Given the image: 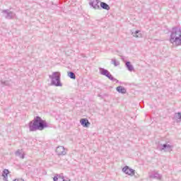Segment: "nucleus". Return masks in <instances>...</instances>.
<instances>
[{"label":"nucleus","instance_id":"1","mask_svg":"<svg viewBox=\"0 0 181 181\" xmlns=\"http://www.w3.org/2000/svg\"><path fill=\"white\" fill-rule=\"evenodd\" d=\"M28 127L30 132H35L36 131H43L45 128H49V124H47L46 120H43L42 117L37 116L29 122Z\"/></svg>","mask_w":181,"mask_h":181},{"label":"nucleus","instance_id":"2","mask_svg":"<svg viewBox=\"0 0 181 181\" xmlns=\"http://www.w3.org/2000/svg\"><path fill=\"white\" fill-rule=\"evenodd\" d=\"M170 43L175 46H181V30L177 27L172 28L170 35Z\"/></svg>","mask_w":181,"mask_h":181},{"label":"nucleus","instance_id":"3","mask_svg":"<svg viewBox=\"0 0 181 181\" xmlns=\"http://www.w3.org/2000/svg\"><path fill=\"white\" fill-rule=\"evenodd\" d=\"M60 77H62V74L59 71L53 72L52 75H49V78L52 79V86H55V87H62L63 83L60 81Z\"/></svg>","mask_w":181,"mask_h":181},{"label":"nucleus","instance_id":"4","mask_svg":"<svg viewBox=\"0 0 181 181\" xmlns=\"http://www.w3.org/2000/svg\"><path fill=\"white\" fill-rule=\"evenodd\" d=\"M157 149L160 151H163V152H172L173 149V146L168 143H165L164 144H158L157 146Z\"/></svg>","mask_w":181,"mask_h":181},{"label":"nucleus","instance_id":"5","mask_svg":"<svg viewBox=\"0 0 181 181\" xmlns=\"http://www.w3.org/2000/svg\"><path fill=\"white\" fill-rule=\"evenodd\" d=\"M100 73L102 74V76H105V77H107L109 80H111V81H116V83H118V80L108 71V70L103 69V68H100Z\"/></svg>","mask_w":181,"mask_h":181},{"label":"nucleus","instance_id":"6","mask_svg":"<svg viewBox=\"0 0 181 181\" xmlns=\"http://www.w3.org/2000/svg\"><path fill=\"white\" fill-rule=\"evenodd\" d=\"M2 13H4V18L8 20L13 19L16 16V13L9 9L3 10Z\"/></svg>","mask_w":181,"mask_h":181},{"label":"nucleus","instance_id":"7","mask_svg":"<svg viewBox=\"0 0 181 181\" xmlns=\"http://www.w3.org/2000/svg\"><path fill=\"white\" fill-rule=\"evenodd\" d=\"M122 172L126 175H129V176H134V175H135V170L130 168L128 165L122 168Z\"/></svg>","mask_w":181,"mask_h":181},{"label":"nucleus","instance_id":"8","mask_svg":"<svg viewBox=\"0 0 181 181\" xmlns=\"http://www.w3.org/2000/svg\"><path fill=\"white\" fill-rule=\"evenodd\" d=\"M100 3L101 1L99 0H90L89 5L93 8V9H101V7H100Z\"/></svg>","mask_w":181,"mask_h":181},{"label":"nucleus","instance_id":"9","mask_svg":"<svg viewBox=\"0 0 181 181\" xmlns=\"http://www.w3.org/2000/svg\"><path fill=\"white\" fill-rule=\"evenodd\" d=\"M56 153L59 156H64V155H66V148H64V147L62 146H58L56 149Z\"/></svg>","mask_w":181,"mask_h":181},{"label":"nucleus","instance_id":"10","mask_svg":"<svg viewBox=\"0 0 181 181\" xmlns=\"http://www.w3.org/2000/svg\"><path fill=\"white\" fill-rule=\"evenodd\" d=\"M149 177L151 179H156L157 180H162V175L158 172H153L150 175Z\"/></svg>","mask_w":181,"mask_h":181},{"label":"nucleus","instance_id":"11","mask_svg":"<svg viewBox=\"0 0 181 181\" xmlns=\"http://www.w3.org/2000/svg\"><path fill=\"white\" fill-rule=\"evenodd\" d=\"M81 125H83L84 128H88L90 122L88 119H81L80 120Z\"/></svg>","mask_w":181,"mask_h":181},{"label":"nucleus","instance_id":"12","mask_svg":"<svg viewBox=\"0 0 181 181\" xmlns=\"http://www.w3.org/2000/svg\"><path fill=\"white\" fill-rule=\"evenodd\" d=\"M54 181H64V176H63V174H57L54 178H53Z\"/></svg>","mask_w":181,"mask_h":181},{"label":"nucleus","instance_id":"13","mask_svg":"<svg viewBox=\"0 0 181 181\" xmlns=\"http://www.w3.org/2000/svg\"><path fill=\"white\" fill-rule=\"evenodd\" d=\"M116 90L117 93H120V94H127V89L123 86H117L116 88Z\"/></svg>","mask_w":181,"mask_h":181},{"label":"nucleus","instance_id":"14","mask_svg":"<svg viewBox=\"0 0 181 181\" xmlns=\"http://www.w3.org/2000/svg\"><path fill=\"white\" fill-rule=\"evenodd\" d=\"M100 9H105V11H110V5H108L107 3L105 2H100Z\"/></svg>","mask_w":181,"mask_h":181},{"label":"nucleus","instance_id":"15","mask_svg":"<svg viewBox=\"0 0 181 181\" xmlns=\"http://www.w3.org/2000/svg\"><path fill=\"white\" fill-rule=\"evenodd\" d=\"M132 36H134V37H136V38L142 37V33L139 30H137L135 32H132Z\"/></svg>","mask_w":181,"mask_h":181},{"label":"nucleus","instance_id":"16","mask_svg":"<svg viewBox=\"0 0 181 181\" xmlns=\"http://www.w3.org/2000/svg\"><path fill=\"white\" fill-rule=\"evenodd\" d=\"M125 66L129 71H134V66H132V64H131V62L127 61L125 62Z\"/></svg>","mask_w":181,"mask_h":181},{"label":"nucleus","instance_id":"17","mask_svg":"<svg viewBox=\"0 0 181 181\" xmlns=\"http://www.w3.org/2000/svg\"><path fill=\"white\" fill-rule=\"evenodd\" d=\"M174 119H175V121L177 122H180V121H181V113L180 112L175 113V115H174Z\"/></svg>","mask_w":181,"mask_h":181},{"label":"nucleus","instance_id":"18","mask_svg":"<svg viewBox=\"0 0 181 181\" xmlns=\"http://www.w3.org/2000/svg\"><path fill=\"white\" fill-rule=\"evenodd\" d=\"M15 155H16V156H19L20 158H21V159H23L25 158V155H23L21 153V150H17L15 152Z\"/></svg>","mask_w":181,"mask_h":181},{"label":"nucleus","instance_id":"19","mask_svg":"<svg viewBox=\"0 0 181 181\" xmlns=\"http://www.w3.org/2000/svg\"><path fill=\"white\" fill-rule=\"evenodd\" d=\"M68 76L72 79L76 80V74L73 71L68 72Z\"/></svg>","mask_w":181,"mask_h":181},{"label":"nucleus","instance_id":"20","mask_svg":"<svg viewBox=\"0 0 181 181\" xmlns=\"http://www.w3.org/2000/svg\"><path fill=\"white\" fill-rule=\"evenodd\" d=\"M8 175H9V170L8 169H4L3 170L2 176L3 177H8Z\"/></svg>","mask_w":181,"mask_h":181},{"label":"nucleus","instance_id":"21","mask_svg":"<svg viewBox=\"0 0 181 181\" xmlns=\"http://www.w3.org/2000/svg\"><path fill=\"white\" fill-rule=\"evenodd\" d=\"M112 64H114V66L115 67H117V66H119V62L117 61V59H112Z\"/></svg>","mask_w":181,"mask_h":181},{"label":"nucleus","instance_id":"22","mask_svg":"<svg viewBox=\"0 0 181 181\" xmlns=\"http://www.w3.org/2000/svg\"><path fill=\"white\" fill-rule=\"evenodd\" d=\"M1 84H3L4 86H9V82H8V81H2Z\"/></svg>","mask_w":181,"mask_h":181},{"label":"nucleus","instance_id":"23","mask_svg":"<svg viewBox=\"0 0 181 181\" xmlns=\"http://www.w3.org/2000/svg\"><path fill=\"white\" fill-rule=\"evenodd\" d=\"M133 176H134L135 177H139V175L138 174H135V172H134V175H133Z\"/></svg>","mask_w":181,"mask_h":181},{"label":"nucleus","instance_id":"24","mask_svg":"<svg viewBox=\"0 0 181 181\" xmlns=\"http://www.w3.org/2000/svg\"><path fill=\"white\" fill-rule=\"evenodd\" d=\"M4 181H8V177H4Z\"/></svg>","mask_w":181,"mask_h":181},{"label":"nucleus","instance_id":"25","mask_svg":"<svg viewBox=\"0 0 181 181\" xmlns=\"http://www.w3.org/2000/svg\"><path fill=\"white\" fill-rule=\"evenodd\" d=\"M13 181H25V180H18V179H15V180H13Z\"/></svg>","mask_w":181,"mask_h":181},{"label":"nucleus","instance_id":"26","mask_svg":"<svg viewBox=\"0 0 181 181\" xmlns=\"http://www.w3.org/2000/svg\"><path fill=\"white\" fill-rule=\"evenodd\" d=\"M64 181H70V180H64Z\"/></svg>","mask_w":181,"mask_h":181}]
</instances>
